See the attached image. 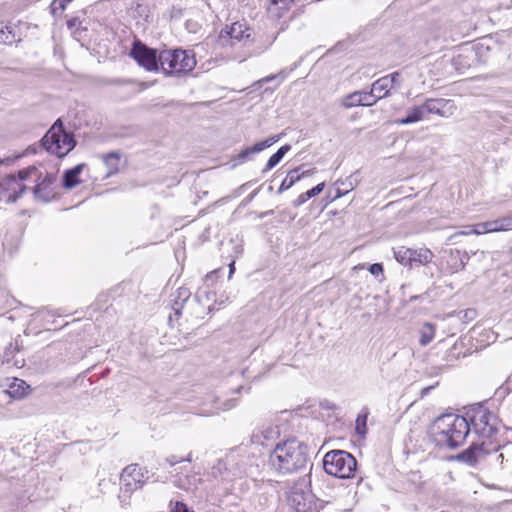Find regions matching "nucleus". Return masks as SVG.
Wrapping results in <instances>:
<instances>
[{"instance_id":"20","label":"nucleus","mask_w":512,"mask_h":512,"mask_svg":"<svg viewBox=\"0 0 512 512\" xmlns=\"http://www.w3.org/2000/svg\"><path fill=\"white\" fill-rule=\"evenodd\" d=\"M426 117L423 105L413 106L407 110V115L404 118L397 119L396 123L399 125H408L419 122Z\"/></svg>"},{"instance_id":"45","label":"nucleus","mask_w":512,"mask_h":512,"mask_svg":"<svg viewBox=\"0 0 512 512\" xmlns=\"http://www.w3.org/2000/svg\"><path fill=\"white\" fill-rule=\"evenodd\" d=\"M348 181H349V188L341 189L340 187H338L336 189V194H335L334 198H340L341 196L347 194L350 190H352L354 188L352 181H350V180H348Z\"/></svg>"},{"instance_id":"7","label":"nucleus","mask_w":512,"mask_h":512,"mask_svg":"<svg viewBox=\"0 0 512 512\" xmlns=\"http://www.w3.org/2000/svg\"><path fill=\"white\" fill-rule=\"evenodd\" d=\"M149 471L138 464H130L126 466L120 475V494L119 498L126 502L132 493L142 489L149 480Z\"/></svg>"},{"instance_id":"44","label":"nucleus","mask_w":512,"mask_h":512,"mask_svg":"<svg viewBox=\"0 0 512 512\" xmlns=\"http://www.w3.org/2000/svg\"><path fill=\"white\" fill-rule=\"evenodd\" d=\"M310 197L307 196V191L300 194L294 201H293V205L295 207H298V206H301L302 204H304L307 200H309Z\"/></svg>"},{"instance_id":"16","label":"nucleus","mask_w":512,"mask_h":512,"mask_svg":"<svg viewBox=\"0 0 512 512\" xmlns=\"http://www.w3.org/2000/svg\"><path fill=\"white\" fill-rule=\"evenodd\" d=\"M366 98H371V95L368 94V92H362V91H355L353 93H350L346 95L342 101L341 104L345 108H353L357 106H372V102H365Z\"/></svg>"},{"instance_id":"32","label":"nucleus","mask_w":512,"mask_h":512,"mask_svg":"<svg viewBox=\"0 0 512 512\" xmlns=\"http://www.w3.org/2000/svg\"><path fill=\"white\" fill-rule=\"evenodd\" d=\"M235 405H236L235 400L234 399H229L226 402H224L222 406L217 407L215 411H211V412L205 411V412L201 413V415H203V416H211V415L219 413V411L230 410Z\"/></svg>"},{"instance_id":"12","label":"nucleus","mask_w":512,"mask_h":512,"mask_svg":"<svg viewBox=\"0 0 512 512\" xmlns=\"http://www.w3.org/2000/svg\"><path fill=\"white\" fill-rule=\"evenodd\" d=\"M0 189L1 197H4L7 202H15L21 197L26 187L17 180L15 175L11 174L0 180Z\"/></svg>"},{"instance_id":"25","label":"nucleus","mask_w":512,"mask_h":512,"mask_svg":"<svg viewBox=\"0 0 512 512\" xmlns=\"http://www.w3.org/2000/svg\"><path fill=\"white\" fill-rule=\"evenodd\" d=\"M120 154L117 152H110L103 156V162L108 168L106 177L116 174L119 170Z\"/></svg>"},{"instance_id":"19","label":"nucleus","mask_w":512,"mask_h":512,"mask_svg":"<svg viewBox=\"0 0 512 512\" xmlns=\"http://www.w3.org/2000/svg\"><path fill=\"white\" fill-rule=\"evenodd\" d=\"M294 0H269L268 13L275 18H281L289 11Z\"/></svg>"},{"instance_id":"8","label":"nucleus","mask_w":512,"mask_h":512,"mask_svg":"<svg viewBox=\"0 0 512 512\" xmlns=\"http://www.w3.org/2000/svg\"><path fill=\"white\" fill-rule=\"evenodd\" d=\"M499 448L500 445L495 441L486 442L485 440H482L479 443H473L466 450L458 454L457 460L470 466H474L484 459L485 456L492 452H497Z\"/></svg>"},{"instance_id":"38","label":"nucleus","mask_w":512,"mask_h":512,"mask_svg":"<svg viewBox=\"0 0 512 512\" xmlns=\"http://www.w3.org/2000/svg\"><path fill=\"white\" fill-rule=\"evenodd\" d=\"M310 174V170L304 171L301 174L299 173V169H293L288 172V175L291 177V180L294 184L298 182L302 177L309 176Z\"/></svg>"},{"instance_id":"49","label":"nucleus","mask_w":512,"mask_h":512,"mask_svg":"<svg viewBox=\"0 0 512 512\" xmlns=\"http://www.w3.org/2000/svg\"><path fill=\"white\" fill-rule=\"evenodd\" d=\"M235 271V262L233 261L232 263H230L229 265V279L231 278L232 274L234 273Z\"/></svg>"},{"instance_id":"41","label":"nucleus","mask_w":512,"mask_h":512,"mask_svg":"<svg viewBox=\"0 0 512 512\" xmlns=\"http://www.w3.org/2000/svg\"><path fill=\"white\" fill-rule=\"evenodd\" d=\"M170 512H194L190 510L186 504L180 501H176Z\"/></svg>"},{"instance_id":"1","label":"nucleus","mask_w":512,"mask_h":512,"mask_svg":"<svg viewBox=\"0 0 512 512\" xmlns=\"http://www.w3.org/2000/svg\"><path fill=\"white\" fill-rule=\"evenodd\" d=\"M307 461V446L296 439L278 443L269 455L270 466L283 474L293 473L304 468Z\"/></svg>"},{"instance_id":"29","label":"nucleus","mask_w":512,"mask_h":512,"mask_svg":"<svg viewBox=\"0 0 512 512\" xmlns=\"http://www.w3.org/2000/svg\"><path fill=\"white\" fill-rule=\"evenodd\" d=\"M435 336V327L430 323H425L420 329L419 342L421 346L428 345Z\"/></svg>"},{"instance_id":"31","label":"nucleus","mask_w":512,"mask_h":512,"mask_svg":"<svg viewBox=\"0 0 512 512\" xmlns=\"http://www.w3.org/2000/svg\"><path fill=\"white\" fill-rule=\"evenodd\" d=\"M387 82L389 83V87L392 89H399L402 85V78L399 72H393L391 74L384 76Z\"/></svg>"},{"instance_id":"5","label":"nucleus","mask_w":512,"mask_h":512,"mask_svg":"<svg viewBox=\"0 0 512 512\" xmlns=\"http://www.w3.org/2000/svg\"><path fill=\"white\" fill-rule=\"evenodd\" d=\"M323 467L327 474L348 479L354 476L357 467L355 457L344 450H332L325 454Z\"/></svg>"},{"instance_id":"35","label":"nucleus","mask_w":512,"mask_h":512,"mask_svg":"<svg viewBox=\"0 0 512 512\" xmlns=\"http://www.w3.org/2000/svg\"><path fill=\"white\" fill-rule=\"evenodd\" d=\"M472 232L474 235L491 233L488 221L481 222L472 226Z\"/></svg>"},{"instance_id":"30","label":"nucleus","mask_w":512,"mask_h":512,"mask_svg":"<svg viewBox=\"0 0 512 512\" xmlns=\"http://www.w3.org/2000/svg\"><path fill=\"white\" fill-rule=\"evenodd\" d=\"M16 351H18L17 345H14L13 343H10L4 350L2 356H1V362L2 364H9Z\"/></svg>"},{"instance_id":"13","label":"nucleus","mask_w":512,"mask_h":512,"mask_svg":"<svg viewBox=\"0 0 512 512\" xmlns=\"http://www.w3.org/2000/svg\"><path fill=\"white\" fill-rule=\"evenodd\" d=\"M425 115L437 114L441 117H450L454 114L456 106L450 99H427L423 104Z\"/></svg>"},{"instance_id":"34","label":"nucleus","mask_w":512,"mask_h":512,"mask_svg":"<svg viewBox=\"0 0 512 512\" xmlns=\"http://www.w3.org/2000/svg\"><path fill=\"white\" fill-rule=\"evenodd\" d=\"M367 415H358L356 419V432L359 435H365L367 432L366 428Z\"/></svg>"},{"instance_id":"52","label":"nucleus","mask_w":512,"mask_h":512,"mask_svg":"<svg viewBox=\"0 0 512 512\" xmlns=\"http://www.w3.org/2000/svg\"><path fill=\"white\" fill-rule=\"evenodd\" d=\"M373 98H366L365 102H372Z\"/></svg>"},{"instance_id":"6","label":"nucleus","mask_w":512,"mask_h":512,"mask_svg":"<svg viewBox=\"0 0 512 512\" xmlns=\"http://www.w3.org/2000/svg\"><path fill=\"white\" fill-rule=\"evenodd\" d=\"M159 63L167 75H180L193 70L196 60L193 55L181 49L164 50L159 53Z\"/></svg>"},{"instance_id":"10","label":"nucleus","mask_w":512,"mask_h":512,"mask_svg":"<svg viewBox=\"0 0 512 512\" xmlns=\"http://www.w3.org/2000/svg\"><path fill=\"white\" fill-rule=\"evenodd\" d=\"M254 30L246 25V23L235 22L230 27L221 30L219 39L224 44L228 39L236 42H243L247 45L253 41Z\"/></svg>"},{"instance_id":"15","label":"nucleus","mask_w":512,"mask_h":512,"mask_svg":"<svg viewBox=\"0 0 512 512\" xmlns=\"http://www.w3.org/2000/svg\"><path fill=\"white\" fill-rule=\"evenodd\" d=\"M278 140H279V136H273L264 141L258 142L255 145L242 150L237 155L236 159L238 160L239 163H243L248 159L250 154L259 153V152L265 150L266 148L270 147L271 145H273Z\"/></svg>"},{"instance_id":"2","label":"nucleus","mask_w":512,"mask_h":512,"mask_svg":"<svg viewBox=\"0 0 512 512\" xmlns=\"http://www.w3.org/2000/svg\"><path fill=\"white\" fill-rule=\"evenodd\" d=\"M437 441L441 445L455 448L461 445L470 433L466 415L445 414L434 423Z\"/></svg>"},{"instance_id":"26","label":"nucleus","mask_w":512,"mask_h":512,"mask_svg":"<svg viewBox=\"0 0 512 512\" xmlns=\"http://www.w3.org/2000/svg\"><path fill=\"white\" fill-rule=\"evenodd\" d=\"M291 146L286 144L281 146L267 161L265 168L263 169V173L274 168L285 156V154L290 151Z\"/></svg>"},{"instance_id":"22","label":"nucleus","mask_w":512,"mask_h":512,"mask_svg":"<svg viewBox=\"0 0 512 512\" xmlns=\"http://www.w3.org/2000/svg\"><path fill=\"white\" fill-rule=\"evenodd\" d=\"M490 232H506L512 230V215H505L497 219L489 220Z\"/></svg>"},{"instance_id":"23","label":"nucleus","mask_w":512,"mask_h":512,"mask_svg":"<svg viewBox=\"0 0 512 512\" xmlns=\"http://www.w3.org/2000/svg\"><path fill=\"white\" fill-rule=\"evenodd\" d=\"M19 40L14 27L0 23V44L11 45Z\"/></svg>"},{"instance_id":"39","label":"nucleus","mask_w":512,"mask_h":512,"mask_svg":"<svg viewBox=\"0 0 512 512\" xmlns=\"http://www.w3.org/2000/svg\"><path fill=\"white\" fill-rule=\"evenodd\" d=\"M293 185L294 183L292 182L291 177H289L287 174L278 189V193H283L284 191L290 189Z\"/></svg>"},{"instance_id":"4","label":"nucleus","mask_w":512,"mask_h":512,"mask_svg":"<svg viewBox=\"0 0 512 512\" xmlns=\"http://www.w3.org/2000/svg\"><path fill=\"white\" fill-rule=\"evenodd\" d=\"M41 144L46 151L62 158L75 147L76 140L72 133L64 130L61 119H58L43 136Z\"/></svg>"},{"instance_id":"18","label":"nucleus","mask_w":512,"mask_h":512,"mask_svg":"<svg viewBox=\"0 0 512 512\" xmlns=\"http://www.w3.org/2000/svg\"><path fill=\"white\" fill-rule=\"evenodd\" d=\"M85 167L84 163L78 164L72 169L66 170L63 175V187L73 189L80 183L79 175Z\"/></svg>"},{"instance_id":"9","label":"nucleus","mask_w":512,"mask_h":512,"mask_svg":"<svg viewBox=\"0 0 512 512\" xmlns=\"http://www.w3.org/2000/svg\"><path fill=\"white\" fill-rule=\"evenodd\" d=\"M129 56L147 71L151 72L159 69V54H157V51L139 40L133 42Z\"/></svg>"},{"instance_id":"48","label":"nucleus","mask_w":512,"mask_h":512,"mask_svg":"<svg viewBox=\"0 0 512 512\" xmlns=\"http://www.w3.org/2000/svg\"><path fill=\"white\" fill-rule=\"evenodd\" d=\"M431 389H433V386L424 387L421 390V396L423 397V396L427 395L431 391Z\"/></svg>"},{"instance_id":"53","label":"nucleus","mask_w":512,"mask_h":512,"mask_svg":"<svg viewBox=\"0 0 512 512\" xmlns=\"http://www.w3.org/2000/svg\"><path fill=\"white\" fill-rule=\"evenodd\" d=\"M271 213H272V211H267V212L265 213V215H268V214H271Z\"/></svg>"},{"instance_id":"27","label":"nucleus","mask_w":512,"mask_h":512,"mask_svg":"<svg viewBox=\"0 0 512 512\" xmlns=\"http://www.w3.org/2000/svg\"><path fill=\"white\" fill-rule=\"evenodd\" d=\"M496 460H500L503 469L512 473V445L503 446Z\"/></svg>"},{"instance_id":"11","label":"nucleus","mask_w":512,"mask_h":512,"mask_svg":"<svg viewBox=\"0 0 512 512\" xmlns=\"http://www.w3.org/2000/svg\"><path fill=\"white\" fill-rule=\"evenodd\" d=\"M56 175L46 173L43 177L37 175V184L33 188L34 195L37 199L48 202L56 196Z\"/></svg>"},{"instance_id":"51","label":"nucleus","mask_w":512,"mask_h":512,"mask_svg":"<svg viewBox=\"0 0 512 512\" xmlns=\"http://www.w3.org/2000/svg\"><path fill=\"white\" fill-rule=\"evenodd\" d=\"M196 298H197L199 301H201V300H202V293H201V292H198V293L196 294Z\"/></svg>"},{"instance_id":"33","label":"nucleus","mask_w":512,"mask_h":512,"mask_svg":"<svg viewBox=\"0 0 512 512\" xmlns=\"http://www.w3.org/2000/svg\"><path fill=\"white\" fill-rule=\"evenodd\" d=\"M73 0H53L51 3V12L53 15H56L58 12H62L65 10L66 5Z\"/></svg>"},{"instance_id":"21","label":"nucleus","mask_w":512,"mask_h":512,"mask_svg":"<svg viewBox=\"0 0 512 512\" xmlns=\"http://www.w3.org/2000/svg\"><path fill=\"white\" fill-rule=\"evenodd\" d=\"M434 255L431 250L428 248H419L413 250V255H411V264L409 267L427 265L433 259Z\"/></svg>"},{"instance_id":"14","label":"nucleus","mask_w":512,"mask_h":512,"mask_svg":"<svg viewBox=\"0 0 512 512\" xmlns=\"http://www.w3.org/2000/svg\"><path fill=\"white\" fill-rule=\"evenodd\" d=\"M7 389L5 392L14 399H21L30 393V386L22 379H8Z\"/></svg>"},{"instance_id":"36","label":"nucleus","mask_w":512,"mask_h":512,"mask_svg":"<svg viewBox=\"0 0 512 512\" xmlns=\"http://www.w3.org/2000/svg\"><path fill=\"white\" fill-rule=\"evenodd\" d=\"M32 175H35V176L38 175V170L35 167H29L27 169H23V170L19 171L18 177H16V178L21 183L22 181L28 179Z\"/></svg>"},{"instance_id":"24","label":"nucleus","mask_w":512,"mask_h":512,"mask_svg":"<svg viewBox=\"0 0 512 512\" xmlns=\"http://www.w3.org/2000/svg\"><path fill=\"white\" fill-rule=\"evenodd\" d=\"M189 297L190 292L187 288L181 287L177 290V295L172 304V310L174 311V314L177 318L181 315L183 305L189 299Z\"/></svg>"},{"instance_id":"3","label":"nucleus","mask_w":512,"mask_h":512,"mask_svg":"<svg viewBox=\"0 0 512 512\" xmlns=\"http://www.w3.org/2000/svg\"><path fill=\"white\" fill-rule=\"evenodd\" d=\"M470 431L486 442L494 441L499 430L498 417L487 407L476 404L465 413Z\"/></svg>"},{"instance_id":"42","label":"nucleus","mask_w":512,"mask_h":512,"mask_svg":"<svg viewBox=\"0 0 512 512\" xmlns=\"http://www.w3.org/2000/svg\"><path fill=\"white\" fill-rule=\"evenodd\" d=\"M324 187H325L324 182L319 183L318 185H316L315 187H313L312 189L307 191V196L312 198V197L320 194L323 191Z\"/></svg>"},{"instance_id":"50","label":"nucleus","mask_w":512,"mask_h":512,"mask_svg":"<svg viewBox=\"0 0 512 512\" xmlns=\"http://www.w3.org/2000/svg\"><path fill=\"white\" fill-rule=\"evenodd\" d=\"M336 184L337 185L341 184V185L345 186V188H349V183L347 184L346 182H339V181H337Z\"/></svg>"},{"instance_id":"37","label":"nucleus","mask_w":512,"mask_h":512,"mask_svg":"<svg viewBox=\"0 0 512 512\" xmlns=\"http://www.w3.org/2000/svg\"><path fill=\"white\" fill-rule=\"evenodd\" d=\"M302 498H303V496L300 493H293V495L291 496V502L293 504H296L295 509L297 512H305L306 511L305 504H303V505L301 504Z\"/></svg>"},{"instance_id":"40","label":"nucleus","mask_w":512,"mask_h":512,"mask_svg":"<svg viewBox=\"0 0 512 512\" xmlns=\"http://www.w3.org/2000/svg\"><path fill=\"white\" fill-rule=\"evenodd\" d=\"M192 458H191V453H189V455L187 456V458L183 459V458H178L177 456L175 455H172L170 457H168L166 459L167 463L171 466H174L176 465L177 463H180L182 461H188V462H191Z\"/></svg>"},{"instance_id":"46","label":"nucleus","mask_w":512,"mask_h":512,"mask_svg":"<svg viewBox=\"0 0 512 512\" xmlns=\"http://www.w3.org/2000/svg\"><path fill=\"white\" fill-rule=\"evenodd\" d=\"M275 78H281V80H283L285 78V74L284 72H280L278 75H271V76H267L265 78H263L261 81L262 82H269Z\"/></svg>"},{"instance_id":"43","label":"nucleus","mask_w":512,"mask_h":512,"mask_svg":"<svg viewBox=\"0 0 512 512\" xmlns=\"http://www.w3.org/2000/svg\"><path fill=\"white\" fill-rule=\"evenodd\" d=\"M369 271L372 275L378 276L383 273V266L380 263H374L369 267Z\"/></svg>"},{"instance_id":"54","label":"nucleus","mask_w":512,"mask_h":512,"mask_svg":"<svg viewBox=\"0 0 512 512\" xmlns=\"http://www.w3.org/2000/svg\"><path fill=\"white\" fill-rule=\"evenodd\" d=\"M203 293L205 294L206 297H208V292L207 291H204Z\"/></svg>"},{"instance_id":"47","label":"nucleus","mask_w":512,"mask_h":512,"mask_svg":"<svg viewBox=\"0 0 512 512\" xmlns=\"http://www.w3.org/2000/svg\"><path fill=\"white\" fill-rule=\"evenodd\" d=\"M472 234H473L472 226H469L465 230L458 231L455 233V235H463V236H468V235H472Z\"/></svg>"},{"instance_id":"28","label":"nucleus","mask_w":512,"mask_h":512,"mask_svg":"<svg viewBox=\"0 0 512 512\" xmlns=\"http://www.w3.org/2000/svg\"><path fill=\"white\" fill-rule=\"evenodd\" d=\"M413 250L414 249L404 246L398 247L394 250V257L400 264L409 266V264H411V255H413Z\"/></svg>"},{"instance_id":"17","label":"nucleus","mask_w":512,"mask_h":512,"mask_svg":"<svg viewBox=\"0 0 512 512\" xmlns=\"http://www.w3.org/2000/svg\"><path fill=\"white\" fill-rule=\"evenodd\" d=\"M389 86L390 85L384 76L372 83L371 90L368 92V94L371 95V98H373V104H375L380 99L390 95L392 88Z\"/></svg>"}]
</instances>
